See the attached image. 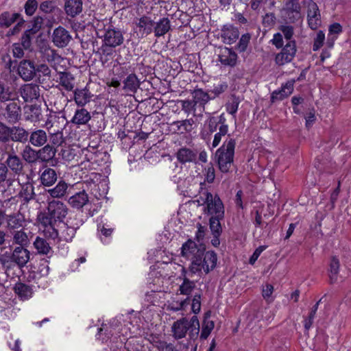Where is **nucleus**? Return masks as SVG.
<instances>
[{"mask_svg":"<svg viewBox=\"0 0 351 351\" xmlns=\"http://www.w3.org/2000/svg\"><path fill=\"white\" fill-rule=\"evenodd\" d=\"M40 52L43 54V58L48 62H55L60 58V56L57 53L56 51L49 47H43Z\"/></svg>","mask_w":351,"mask_h":351,"instance_id":"nucleus-47","label":"nucleus"},{"mask_svg":"<svg viewBox=\"0 0 351 351\" xmlns=\"http://www.w3.org/2000/svg\"><path fill=\"white\" fill-rule=\"evenodd\" d=\"M62 120V125H64L65 122V117L64 116H59L56 113H51L47 119L45 121V125L47 128V129L50 130L53 128L55 126V121Z\"/></svg>","mask_w":351,"mask_h":351,"instance_id":"nucleus-53","label":"nucleus"},{"mask_svg":"<svg viewBox=\"0 0 351 351\" xmlns=\"http://www.w3.org/2000/svg\"><path fill=\"white\" fill-rule=\"evenodd\" d=\"M29 132L19 126L11 127L10 140L13 142L26 143L28 142Z\"/></svg>","mask_w":351,"mask_h":351,"instance_id":"nucleus-23","label":"nucleus"},{"mask_svg":"<svg viewBox=\"0 0 351 351\" xmlns=\"http://www.w3.org/2000/svg\"><path fill=\"white\" fill-rule=\"evenodd\" d=\"M53 133H52L50 136L49 141L53 145L60 146L64 143V138L62 135V132L59 131V129L57 130H53Z\"/></svg>","mask_w":351,"mask_h":351,"instance_id":"nucleus-58","label":"nucleus"},{"mask_svg":"<svg viewBox=\"0 0 351 351\" xmlns=\"http://www.w3.org/2000/svg\"><path fill=\"white\" fill-rule=\"evenodd\" d=\"M115 47L105 45L102 44L100 47V60L103 64H105L112 60L115 51Z\"/></svg>","mask_w":351,"mask_h":351,"instance_id":"nucleus-43","label":"nucleus"},{"mask_svg":"<svg viewBox=\"0 0 351 351\" xmlns=\"http://www.w3.org/2000/svg\"><path fill=\"white\" fill-rule=\"evenodd\" d=\"M228 131V125H222L219 128V132L216 133L214 136V139L213 141L212 145L213 147H216L219 143L221 142V137L225 136Z\"/></svg>","mask_w":351,"mask_h":351,"instance_id":"nucleus-56","label":"nucleus"},{"mask_svg":"<svg viewBox=\"0 0 351 351\" xmlns=\"http://www.w3.org/2000/svg\"><path fill=\"white\" fill-rule=\"evenodd\" d=\"M56 154V149L51 145H45L43 147L38 149V160L49 162L52 160Z\"/></svg>","mask_w":351,"mask_h":351,"instance_id":"nucleus-29","label":"nucleus"},{"mask_svg":"<svg viewBox=\"0 0 351 351\" xmlns=\"http://www.w3.org/2000/svg\"><path fill=\"white\" fill-rule=\"evenodd\" d=\"M33 245L40 254L47 255L52 250L49 243L44 238L40 237L36 238Z\"/></svg>","mask_w":351,"mask_h":351,"instance_id":"nucleus-40","label":"nucleus"},{"mask_svg":"<svg viewBox=\"0 0 351 351\" xmlns=\"http://www.w3.org/2000/svg\"><path fill=\"white\" fill-rule=\"evenodd\" d=\"M71 40L72 36L69 32L62 26L56 28L53 32L52 41L59 48L66 47Z\"/></svg>","mask_w":351,"mask_h":351,"instance_id":"nucleus-8","label":"nucleus"},{"mask_svg":"<svg viewBox=\"0 0 351 351\" xmlns=\"http://www.w3.org/2000/svg\"><path fill=\"white\" fill-rule=\"evenodd\" d=\"M15 293L19 296L27 298L31 294L30 287L23 283H17L14 287Z\"/></svg>","mask_w":351,"mask_h":351,"instance_id":"nucleus-54","label":"nucleus"},{"mask_svg":"<svg viewBox=\"0 0 351 351\" xmlns=\"http://www.w3.org/2000/svg\"><path fill=\"white\" fill-rule=\"evenodd\" d=\"M237 54L230 48L223 47L220 49L219 61L225 66H234L237 64Z\"/></svg>","mask_w":351,"mask_h":351,"instance_id":"nucleus-19","label":"nucleus"},{"mask_svg":"<svg viewBox=\"0 0 351 351\" xmlns=\"http://www.w3.org/2000/svg\"><path fill=\"white\" fill-rule=\"evenodd\" d=\"M208 130L210 133L215 132L219 125H226V119L223 114H221L219 117L210 116L207 121Z\"/></svg>","mask_w":351,"mask_h":351,"instance_id":"nucleus-42","label":"nucleus"},{"mask_svg":"<svg viewBox=\"0 0 351 351\" xmlns=\"http://www.w3.org/2000/svg\"><path fill=\"white\" fill-rule=\"evenodd\" d=\"M171 29L170 21L168 18H162L156 23L154 27L156 37H160L167 34Z\"/></svg>","mask_w":351,"mask_h":351,"instance_id":"nucleus-36","label":"nucleus"},{"mask_svg":"<svg viewBox=\"0 0 351 351\" xmlns=\"http://www.w3.org/2000/svg\"><path fill=\"white\" fill-rule=\"evenodd\" d=\"M137 27L139 29V32L142 36L150 34L153 31L154 22L147 16H143L138 19L136 23Z\"/></svg>","mask_w":351,"mask_h":351,"instance_id":"nucleus-25","label":"nucleus"},{"mask_svg":"<svg viewBox=\"0 0 351 351\" xmlns=\"http://www.w3.org/2000/svg\"><path fill=\"white\" fill-rule=\"evenodd\" d=\"M186 269L185 267H182L181 271V276L179 277L180 280H182V284L179 287L178 291L180 293L184 295H189L191 294L193 291L196 287L195 281L191 280L186 276Z\"/></svg>","mask_w":351,"mask_h":351,"instance_id":"nucleus-18","label":"nucleus"},{"mask_svg":"<svg viewBox=\"0 0 351 351\" xmlns=\"http://www.w3.org/2000/svg\"><path fill=\"white\" fill-rule=\"evenodd\" d=\"M235 146V140L229 138L215 152V158L222 173L229 172L233 164Z\"/></svg>","mask_w":351,"mask_h":351,"instance_id":"nucleus-3","label":"nucleus"},{"mask_svg":"<svg viewBox=\"0 0 351 351\" xmlns=\"http://www.w3.org/2000/svg\"><path fill=\"white\" fill-rule=\"evenodd\" d=\"M77 230V226H75L72 224L71 226L63 224V229L59 233V241L71 242L74 238L76 231Z\"/></svg>","mask_w":351,"mask_h":351,"instance_id":"nucleus-31","label":"nucleus"},{"mask_svg":"<svg viewBox=\"0 0 351 351\" xmlns=\"http://www.w3.org/2000/svg\"><path fill=\"white\" fill-rule=\"evenodd\" d=\"M47 139L46 132L41 129H37L29 132L28 142L34 147H40L46 144Z\"/></svg>","mask_w":351,"mask_h":351,"instance_id":"nucleus-20","label":"nucleus"},{"mask_svg":"<svg viewBox=\"0 0 351 351\" xmlns=\"http://www.w3.org/2000/svg\"><path fill=\"white\" fill-rule=\"evenodd\" d=\"M27 247H16L10 256L12 262L16 263L20 268L23 267L29 261L30 252Z\"/></svg>","mask_w":351,"mask_h":351,"instance_id":"nucleus-11","label":"nucleus"},{"mask_svg":"<svg viewBox=\"0 0 351 351\" xmlns=\"http://www.w3.org/2000/svg\"><path fill=\"white\" fill-rule=\"evenodd\" d=\"M180 255L191 261L189 269L192 274L201 272L202 270L205 274H208L217 265V254L214 251L206 252L204 245H197L191 239L182 244Z\"/></svg>","mask_w":351,"mask_h":351,"instance_id":"nucleus-1","label":"nucleus"},{"mask_svg":"<svg viewBox=\"0 0 351 351\" xmlns=\"http://www.w3.org/2000/svg\"><path fill=\"white\" fill-rule=\"evenodd\" d=\"M58 8L51 1H45L40 3V10L45 13H51Z\"/></svg>","mask_w":351,"mask_h":351,"instance_id":"nucleus-62","label":"nucleus"},{"mask_svg":"<svg viewBox=\"0 0 351 351\" xmlns=\"http://www.w3.org/2000/svg\"><path fill=\"white\" fill-rule=\"evenodd\" d=\"M12 241L15 244L19 245L21 247H27L30 244V239L29 234L24 231L23 229L19 230H14L12 232Z\"/></svg>","mask_w":351,"mask_h":351,"instance_id":"nucleus-33","label":"nucleus"},{"mask_svg":"<svg viewBox=\"0 0 351 351\" xmlns=\"http://www.w3.org/2000/svg\"><path fill=\"white\" fill-rule=\"evenodd\" d=\"M307 18L308 25L312 29H317L321 25L319 8L317 3L312 0L308 2Z\"/></svg>","mask_w":351,"mask_h":351,"instance_id":"nucleus-9","label":"nucleus"},{"mask_svg":"<svg viewBox=\"0 0 351 351\" xmlns=\"http://www.w3.org/2000/svg\"><path fill=\"white\" fill-rule=\"evenodd\" d=\"M190 298L188 297L181 302L173 301L167 305V309L174 312L184 309L190 303Z\"/></svg>","mask_w":351,"mask_h":351,"instance_id":"nucleus-50","label":"nucleus"},{"mask_svg":"<svg viewBox=\"0 0 351 351\" xmlns=\"http://www.w3.org/2000/svg\"><path fill=\"white\" fill-rule=\"evenodd\" d=\"M239 36V32L237 27L230 24L222 27L221 37L224 43L231 45L238 39Z\"/></svg>","mask_w":351,"mask_h":351,"instance_id":"nucleus-17","label":"nucleus"},{"mask_svg":"<svg viewBox=\"0 0 351 351\" xmlns=\"http://www.w3.org/2000/svg\"><path fill=\"white\" fill-rule=\"evenodd\" d=\"M19 92L25 102H32L40 97V87L35 84H27L22 86Z\"/></svg>","mask_w":351,"mask_h":351,"instance_id":"nucleus-12","label":"nucleus"},{"mask_svg":"<svg viewBox=\"0 0 351 351\" xmlns=\"http://www.w3.org/2000/svg\"><path fill=\"white\" fill-rule=\"evenodd\" d=\"M68 184L61 180L54 188L48 190V193L52 197L60 198L66 194Z\"/></svg>","mask_w":351,"mask_h":351,"instance_id":"nucleus-44","label":"nucleus"},{"mask_svg":"<svg viewBox=\"0 0 351 351\" xmlns=\"http://www.w3.org/2000/svg\"><path fill=\"white\" fill-rule=\"evenodd\" d=\"M38 8L37 0H27L25 3L24 8L27 15L32 16L34 14Z\"/></svg>","mask_w":351,"mask_h":351,"instance_id":"nucleus-61","label":"nucleus"},{"mask_svg":"<svg viewBox=\"0 0 351 351\" xmlns=\"http://www.w3.org/2000/svg\"><path fill=\"white\" fill-rule=\"evenodd\" d=\"M239 104V98L234 95H232L230 100L226 104V111L235 117Z\"/></svg>","mask_w":351,"mask_h":351,"instance_id":"nucleus-49","label":"nucleus"},{"mask_svg":"<svg viewBox=\"0 0 351 351\" xmlns=\"http://www.w3.org/2000/svg\"><path fill=\"white\" fill-rule=\"evenodd\" d=\"M56 171L51 168H46L40 175V182L45 186H52L57 180Z\"/></svg>","mask_w":351,"mask_h":351,"instance_id":"nucleus-34","label":"nucleus"},{"mask_svg":"<svg viewBox=\"0 0 351 351\" xmlns=\"http://www.w3.org/2000/svg\"><path fill=\"white\" fill-rule=\"evenodd\" d=\"M86 151H87L88 154H86V156L88 158V160L96 161V157L99 154H102L101 152H100L98 150V146L97 145V146L88 145V147L86 148Z\"/></svg>","mask_w":351,"mask_h":351,"instance_id":"nucleus-64","label":"nucleus"},{"mask_svg":"<svg viewBox=\"0 0 351 351\" xmlns=\"http://www.w3.org/2000/svg\"><path fill=\"white\" fill-rule=\"evenodd\" d=\"M281 51L286 55L287 58H290L293 60L297 52L295 40L288 41L282 47Z\"/></svg>","mask_w":351,"mask_h":351,"instance_id":"nucleus-48","label":"nucleus"},{"mask_svg":"<svg viewBox=\"0 0 351 351\" xmlns=\"http://www.w3.org/2000/svg\"><path fill=\"white\" fill-rule=\"evenodd\" d=\"M18 72L24 80H32L36 75V68L34 62L26 60L21 61L18 68Z\"/></svg>","mask_w":351,"mask_h":351,"instance_id":"nucleus-15","label":"nucleus"},{"mask_svg":"<svg viewBox=\"0 0 351 351\" xmlns=\"http://www.w3.org/2000/svg\"><path fill=\"white\" fill-rule=\"evenodd\" d=\"M21 156L23 159L25 160L27 163H35L38 160V150L33 149L28 144L24 147V149L21 153Z\"/></svg>","mask_w":351,"mask_h":351,"instance_id":"nucleus-38","label":"nucleus"},{"mask_svg":"<svg viewBox=\"0 0 351 351\" xmlns=\"http://www.w3.org/2000/svg\"><path fill=\"white\" fill-rule=\"evenodd\" d=\"M280 14L282 19L287 24L299 21L302 17L299 0H287Z\"/></svg>","mask_w":351,"mask_h":351,"instance_id":"nucleus-4","label":"nucleus"},{"mask_svg":"<svg viewBox=\"0 0 351 351\" xmlns=\"http://www.w3.org/2000/svg\"><path fill=\"white\" fill-rule=\"evenodd\" d=\"M189 328L188 319L186 317H182L173 324L171 327L173 337L176 339H182L186 336Z\"/></svg>","mask_w":351,"mask_h":351,"instance_id":"nucleus-16","label":"nucleus"},{"mask_svg":"<svg viewBox=\"0 0 351 351\" xmlns=\"http://www.w3.org/2000/svg\"><path fill=\"white\" fill-rule=\"evenodd\" d=\"M64 8L65 13L73 18L82 12L83 0H65Z\"/></svg>","mask_w":351,"mask_h":351,"instance_id":"nucleus-22","label":"nucleus"},{"mask_svg":"<svg viewBox=\"0 0 351 351\" xmlns=\"http://www.w3.org/2000/svg\"><path fill=\"white\" fill-rule=\"evenodd\" d=\"M68 208L59 200H53L48 203L47 211L38 215L40 223L51 224L58 221L62 222L68 214Z\"/></svg>","mask_w":351,"mask_h":351,"instance_id":"nucleus-2","label":"nucleus"},{"mask_svg":"<svg viewBox=\"0 0 351 351\" xmlns=\"http://www.w3.org/2000/svg\"><path fill=\"white\" fill-rule=\"evenodd\" d=\"M123 88L127 91L135 93L140 87L141 82L136 75L134 73L129 74L123 80Z\"/></svg>","mask_w":351,"mask_h":351,"instance_id":"nucleus-28","label":"nucleus"},{"mask_svg":"<svg viewBox=\"0 0 351 351\" xmlns=\"http://www.w3.org/2000/svg\"><path fill=\"white\" fill-rule=\"evenodd\" d=\"M19 196L23 199L25 202H29L34 199V188L32 183L26 182L21 185V190L19 192Z\"/></svg>","mask_w":351,"mask_h":351,"instance_id":"nucleus-41","label":"nucleus"},{"mask_svg":"<svg viewBox=\"0 0 351 351\" xmlns=\"http://www.w3.org/2000/svg\"><path fill=\"white\" fill-rule=\"evenodd\" d=\"M44 227L43 232L46 237L59 241V232L55 228L56 223H51V224L40 223Z\"/></svg>","mask_w":351,"mask_h":351,"instance_id":"nucleus-46","label":"nucleus"},{"mask_svg":"<svg viewBox=\"0 0 351 351\" xmlns=\"http://www.w3.org/2000/svg\"><path fill=\"white\" fill-rule=\"evenodd\" d=\"M68 202L72 208L79 210L89 204V197L86 191L83 190L71 196Z\"/></svg>","mask_w":351,"mask_h":351,"instance_id":"nucleus-21","label":"nucleus"},{"mask_svg":"<svg viewBox=\"0 0 351 351\" xmlns=\"http://www.w3.org/2000/svg\"><path fill=\"white\" fill-rule=\"evenodd\" d=\"M9 103H3L0 106V112L8 123L14 124L21 118V108L19 102L10 100Z\"/></svg>","mask_w":351,"mask_h":351,"instance_id":"nucleus-6","label":"nucleus"},{"mask_svg":"<svg viewBox=\"0 0 351 351\" xmlns=\"http://www.w3.org/2000/svg\"><path fill=\"white\" fill-rule=\"evenodd\" d=\"M155 346L159 351H178L172 343L164 341H156Z\"/></svg>","mask_w":351,"mask_h":351,"instance_id":"nucleus-63","label":"nucleus"},{"mask_svg":"<svg viewBox=\"0 0 351 351\" xmlns=\"http://www.w3.org/2000/svg\"><path fill=\"white\" fill-rule=\"evenodd\" d=\"M210 316V311L206 312L204 314V319L202 324V329L200 334V339H207L214 328V322L208 319Z\"/></svg>","mask_w":351,"mask_h":351,"instance_id":"nucleus-39","label":"nucleus"},{"mask_svg":"<svg viewBox=\"0 0 351 351\" xmlns=\"http://www.w3.org/2000/svg\"><path fill=\"white\" fill-rule=\"evenodd\" d=\"M91 97L90 92L86 88L82 89L76 88L74 90V101L79 106H84L90 101Z\"/></svg>","mask_w":351,"mask_h":351,"instance_id":"nucleus-27","label":"nucleus"},{"mask_svg":"<svg viewBox=\"0 0 351 351\" xmlns=\"http://www.w3.org/2000/svg\"><path fill=\"white\" fill-rule=\"evenodd\" d=\"M21 16L19 13H13L5 11L0 14V27H9L17 21Z\"/></svg>","mask_w":351,"mask_h":351,"instance_id":"nucleus-35","label":"nucleus"},{"mask_svg":"<svg viewBox=\"0 0 351 351\" xmlns=\"http://www.w3.org/2000/svg\"><path fill=\"white\" fill-rule=\"evenodd\" d=\"M107 26L108 27L104 31V34L101 37L102 38V44L114 47L121 45L124 41L122 31L109 23Z\"/></svg>","mask_w":351,"mask_h":351,"instance_id":"nucleus-7","label":"nucleus"},{"mask_svg":"<svg viewBox=\"0 0 351 351\" xmlns=\"http://www.w3.org/2000/svg\"><path fill=\"white\" fill-rule=\"evenodd\" d=\"M223 219L210 218L209 226L213 235L220 236L222 228L220 221Z\"/></svg>","mask_w":351,"mask_h":351,"instance_id":"nucleus-52","label":"nucleus"},{"mask_svg":"<svg viewBox=\"0 0 351 351\" xmlns=\"http://www.w3.org/2000/svg\"><path fill=\"white\" fill-rule=\"evenodd\" d=\"M251 38V36L250 34L247 33L243 34L240 38V40L237 45V49L240 52H243L247 49V45L250 43Z\"/></svg>","mask_w":351,"mask_h":351,"instance_id":"nucleus-59","label":"nucleus"},{"mask_svg":"<svg viewBox=\"0 0 351 351\" xmlns=\"http://www.w3.org/2000/svg\"><path fill=\"white\" fill-rule=\"evenodd\" d=\"M340 267L339 260L337 256H332L330 263V279L332 282H335L337 279Z\"/></svg>","mask_w":351,"mask_h":351,"instance_id":"nucleus-45","label":"nucleus"},{"mask_svg":"<svg viewBox=\"0 0 351 351\" xmlns=\"http://www.w3.org/2000/svg\"><path fill=\"white\" fill-rule=\"evenodd\" d=\"M294 83L295 80L288 81L282 86L280 90H274L271 95V102L274 103L277 101H282L289 97L293 91Z\"/></svg>","mask_w":351,"mask_h":351,"instance_id":"nucleus-13","label":"nucleus"},{"mask_svg":"<svg viewBox=\"0 0 351 351\" xmlns=\"http://www.w3.org/2000/svg\"><path fill=\"white\" fill-rule=\"evenodd\" d=\"M193 99L196 105L204 108L206 104L212 99L209 91L205 92L202 88L195 89L192 93Z\"/></svg>","mask_w":351,"mask_h":351,"instance_id":"nucleus-32","label":"nucleus"},{"mask_svg":"<svg viewBox=\"0 0 351 351\" xmlns=\"http://www.w3.org/2000/svg\"><path fill=\"white\" fill-rule=\"evenodd\" d=\"M11 127L0 121V142L10 143Z\"/></svg>","mask_w":351,"mask_h":351,"instance_id":"nucleus-51","label":"nucleus"},{"mask_svg":"<svg viewBox=\"0 0 351 351\" xmlns=\"http://www.w3.org/2000/svg\"><path fill=\"white\" fill-rule=\"evenodd\" d=\"M39 20L41 21V19L38 18L35 19V23L33 27L27 29L21 37V45L25 49H28L30 48L32 45V39L40 29V26L37 25L38 23L39 22Z\"/></svg>","mask_w":351,"mask_h":351,"instance_id":"nucleus-26","label":"nucleus"},{"mask_svg":"<svg viewBox=\"0 0 351 351\" xmlns=\"http://www.w3.org/2000/svg\"><path fill=\"white\" fill-rule=\"evenodd\" d=\"M5 219L7 228L10 231L23 227L25 222V217L21 213L6 215Z\"/></svg>","mask_w":351,"mask_h":351,"instance_id":"nucleus-24","label":"nucleus"},{"mask_svg":"<svg viewBox=\"0 0 351 351\" xmlns=\"http://www.w3.org/2000/svg\"><path fill=\"white\" fill-rule=\"evenodd\" d=\"M228 85L226 82L215 85L213 88L209 90L210 95H211L212 99L219 97L220 95L227 90Z\"/></svg>","mask_w":351,"mask_h":351,"instance_id":"nucleus-55","label":"nucleus"},{"mask_svg":"<svg viewBox=\"0 0 351 351\" xmlns=\"http://www.w3.org/2000/svg\"><path fill=\"white\" fill-rule=\"evenodd\" d=\"M176 155L178 161L181 164L197 162V149H192L186 147H181L178 150Z\"/></svg>","mask_w":351,"mask_h":351,"instance_id":"nucleus-14","label":"nucleus"},{"mask_svg":"<svg viewBox=\"0 0 351 351\" xmlns=\"http://www.w3.org/2000/svg\"><path fill=\"white\" fill-rule=\"evenodd\" d=\"M90 118V112L86 109L81 108L75 110L71 122L75 125H85Z\"/></svg>","mask_w":351,"mask_h":351,"instance_id":"nucleus-30","label":"nucleus"},{"mask_svg":"<svg viewBox=\"0 0 351 351\" xmlns=\"http://www.w3.org/2000/svg\"><path fill=\"white\" fill-rule=\"evenodd\" d=\"M59 84L67 91L73 90L74 88V77L69 72H60L59 73Z\"/></svg>","mask_w":351,"mask_h":351,"instance_id":"nucleus-37","label":"nucleus"},{"mask_svg":"<svg viewBox=\"0 0 351 351\" xmlns=\"http://www.w3.org/2000/svg\"><path fill=\"white\" fill-rule=\"evenodd\" d=\"M12 93L10 91L9 87H6L5 84L0 82V101L5 103L11 100Z\"/></svg>","mask_w":351,"mask_h":351,"instance_id":"nucleus-57","label":"nucleus"},{"mask_svg":"<svg viewBox=\"0 0 351 351\" xmlns=\"http://www.w3.org/2000/svg\"><path fill=\"white\" fill-rule=\"evenodd\" d=\"M5 153L8 155L5 160L7 167L15 174H21L23 171V164L21 159L16 155L14 149V143H6L4 145Z\"/></svg>","mask_w":351,"mask_h":351,"instance_id":"nucleus-5","label":"nucleus"},{"mask_svg":"<svg viewBox=\"0 0 351 351\" xmlns=\"http://www.w3.org/2000/svg\"><path fill=\"white\" fill-rule=\"evenodd\" d=\"M204 213L210 216V218H224V206L218 195H215L213 203H209L204 209Z\"/></svg>","mask_w":351,"mask_h":351,"instance_id":"nucleus-10","label":"nucleus"},{"mask_svg":"<svg viewBox=\"0 0 351 351\" xmlns=\"http://www.w3.org/2000/svg\"><path fill=\"white\" fill-rule=\"evenodd\" d=\"M181 103L182 110L184 111L186 113L189 114L192 112H195L197 105L195 103L193 99H192L191 100H182L181 101Z\"/></svg>","mask_w":351,"mask_h":351,"instance_id":"nucleus-60","label":"nucleus"}]
</instances>
